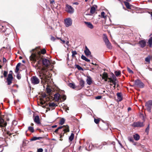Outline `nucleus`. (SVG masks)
Masks as SVG:
<instances>
[{"instance_id":"1","label":"nucleus","mask_w":152,"mask_h":152,"mask_svg":"<svg viewBox=\"0 0 152 152\" xmlns=\"http://www.w3.org/2000/svg\"><path fill=\"white\" fill-rule=\"evenodd\" d=\"M46 51L45 49L41 50V52L36 51L34 53H32L29 57V59L31 61L35 62L37 60H40L42 59L43 56L42 54H44L46 53Z\"/></svg>"},{"instance_id":"2","label":"nucleus","mask_w":152,"mask_h":152,"mask_svg":"<svg viewBox=\"0 0 152 152\" xmlns=\"http://www.w3.org/2000/svg\"><path fill=\"white\" fill-rule=\"evenodd\" d=\"M145 106L146 107V110L148 112L151 113L152 108V100H149L146 102L145 103Z\"/></svg>"},{"instance_id":"3","label":"nucleus","mask_w":152,"mask_h":152,"mask_svg":"<svg viewBox=\"0 0 152 152\" xmlns=\"http://www.w3.org/2000/svg\"><path fill=\"white\" fill-rule=\"evenodd\" d=\"M133 86L142 88L144 87V84L140 80L137 79L134 81V84Z\"/></svg>"},{"instance_id":"4","label":"nucleus","mask_w":152,"mask_h":152,"mask_svg":"<svg viewBox=\"0 0 152 152\" xmlns=\"http://www.w3.org/2000/svg\"><path fill=\"white\" fill-rule=\"evenodd\" d=\"M65 11L70 14H72L74 12V8L70 5L66 4L65 7Z\"/></svg>"},{"instance_id":"5","label":"nucleus","mask_w":152,"mask_h":152,"mask_svg":"<svg viewBox=\"0 0 152 152\" xmlns=\"http://www.w3.org/2000/svg\"><path fill=\"white\" fill-rule=\"evenodd\" d=\"M116 77L114 74L113 73L112 75V78L110 77L109 78L108 82L112 83L114 85L113 87L115 88L116 84Z\"/></svg>"},{"instance_id":"6","label":"nucleus","mask_w":152,"mask_h":152,"mask_svg":"<svg viewBox=\"0 0 152 152\" xmlns=\"http://www.w3.org/2000/svg\"><path fill=\"white\" fill-rule=\"evenodd\" d=\"M31 83L34 85L38 84L39 82V80L36 76H33L31 79Z\"/></svg>"},{"instance_id":"7","label":"nucleus","mask_w":152,"mask_h":152,"mask_svg":"<svg viewBox=\"0 0 152 152\" xmlns=\"http://www.w3.org/2000/svg\"><path fill=\"white\" fill-rule=\"evenodd\" d=\"M132 126L134 127H141L144 126V125L143 122L138 121L134 122Z\"/></svg>"},{"instance_id":"8","label":"nucleus","mask_w":152,"mask_h":152,"mask_svg":"<svg viewBox=\"0 0 152 152\" xmlns=\"http://www.w3.org/2000/svg\"><path fill=\"white\" fill-rule=\"evenodd\" d=\"M65 24L66 27H68L72 25V20L70 18H66L64 20Z\"/></svg>"},{"instance_id":"9","label":"nucleus","mask_w":152,"mask_h":152,"mask_svg":"<svg viewBox=\"0 0 152 152\" xmlns=\"http://www.w3.org/2000/svg\"><path fill=\"white\" fill-rule=\"evenodd\" d=\"M84 53L87 57H89L91 59L92 58V56L91 55V52L86 46L85 47V50H84Z\"/></svg>"},{"instance_id":"10","label":"nucleus","mask_w":152,"mask_h":152,"mask_svg":"<svg viewBox=\"0 0 152 152\" xmlns=\"http://www.w3.org/2000/svg\"><path fill=\"white\" fill-rule=\"evenodd\" d=\"M42 61L43 64L46 67H48L50 64V61L46 58L42 59Z\"/></svg>"},{"instance_id":"11","label":"nucleus","mask_w":152,"mask_h":152,"mask_svg":"<svg viewBox=\"0 0 152 152\" xmlns=\"http://www.w3.org/2000/svg\"><path fill=\"white\" fill-rule=\"evenodd\" d=\"M13 79V77L12 75H11V74H9L7 78L8 85H10L11 84Z\"/></svg>"},{"instance_id":"12","label":"nucleus","mask_w":152,"mask_h":152,"mask_svg":"<svg viewBox=\"0 0 152 152\" xmlns=\"http://www.w3.org/2000/svg\"><path fill=\"white\" fill-rule=\"evenodd\" d=\"M138 44L141 48H143L146 45V41L144 39L140 40Z\"/></svg>"},{"instance_id":"13","label":"nucleus","mask_w":152,"mask_h":152,"mask_svg":"<svg viewBox=\"0 0 152 152\" xmlns=\"http://www.w3.org/2000/svg\"><path fill=\"white\" fill-rule=\"evenodd\" d=\"M84 23L86 25L88 28L91 29H93L94 28L93 25L91 22L85 21Z\"/></svg>"},{"instance_id":"14","label":"nucleus","mask_w":152,"mask_h":152,"mask_svg":"<svg viewBox=\"0 0 152 152\" xmlns=\"http://www.w3.org/2000/svg\"><path fill=\"white\" fill-rule=\"evenodd\" d=\"M103 79H104V80L105 81H108V75L107 73L104 72L103 75L102 77Z\"/></svg>"},{"instance_id":"15","label":"nucleus","mask_w":152,"mask_h":152,"mask_svg":"<svg viewBox=\"0 0 152 152\" xmlns=\"http://www.w3.org/2000/svg\"><path fill=\"white\" fill-rule=\"evenodd\" d=\"M34 122L36 123L39 124L40 123V119L38 115H36L34 118Z\"/></svg>"},{"instance_id":"16","label":"nucleus","mask_w":152,"mask_h":152,"mask_svg":"<svg viewBox=\"0 0 152 152\" xmlns=\"http://www.w3.org/2000/svg\"><path fill=\"white\" fill-rule=\"evenodd\" d=\"M61 98V95L58 93L55 94L54 95V99L56 101H58Z\"/></svg>"},{"instance_id":"17","label":"nucleus","mask_w":152,"mask_h":152,"mask_svg":"<svg viewBox=\"0 0 152 152\" xmlns=\"http://www.w3.org/2000/svg\"><path fill=\"white\" fill-rule=\"evenodd\" d=\"M117 100L118 101H121L122 100V97L121 96V93H118L117 94Z\"/></svg>"},{"instance_id":"18","label":"nucleus","mask_w":152,"mask_h":152,"mask_svg":"<svg viewBox=\"0 0 152 152\" xmlns=\"http://www.w3.org/2000/svg\"><path fill=\"white\" fill-rule=\"evenodd\" d=\"M64 127H65V128L63 130V131L64 132L63 133V134H64L66 132H69V126L68 125L66 126H63Z\"/></svg>"},{"instance_id":"19","label":"nucleus","mask_w":152,"mask_h":152,"mask_svg":"<svg viewBox=\"0 0 152 152\" xmlns=\"http://www.w3.org/2000/svg\"><path fill=\"white\" fill-rule=\"evenodd\" d=\"M86 81L87 84L89 85H90L92 83L91 78L90 77H87Z\"/></svg>"},{"instance_id":"20","label":"nucleus","mask_w":152,"mask_h":152,"mask_svg":"<svg viewBox=\"0 0 152 152\" xmlns=\"http://www.w3.org/2000/svg\"><path fill=\"white\" fill-rule=\"evenodd\" d=\"M81 58L86 61L90 62V60L88 59L85 56L82 55L81 56Z\"/></svg>"},{"instance_id":"21","label":"nucleus","mask_w":152,"mask_h":152,"mask_svg":"<svg viewBox=\"0 0 152 152\" xmlns=\"http://www.w3.org/2000/svg\"><path fill=\"white\" fill-rule=\"evenodd\" d=\"M42 76V77L41 78V79L43 80H46L47 78V76H46L45 74L44 73H41L40 75V76L41 77V76Z\"/></svg>"},{"instance_id":"22","label":"nucleus","mask_w":152,"mask_h":152,"mask_svg":"<svg viewBox=\"0 0 152 152\" xmlns=\"http://www.w3.org/2000/svg\"><path fill=\"white\" fill-rule=\"evenodd\" d=\"M134 138L136 141L138 140L140 138V136L137 134H136L134 135Z\"/></svg>"},{"instance_id":"23","label":"nucleus","mask_w":152,"mask_h":152,"mask_svg":"<svg viewBox=\"0 0 152 152\" xmlns=\"http://www.w3.org/2000/svg\"><path fill=\"white\" fill-rule=\"evenodd\" d=\"M74 136V134L73 133H72L71 135L69 137V142H71L73 140Z\"/></svg>"},{"instance_id":"24","label":"nucleus","mask_w":152,"mask_h":152,"mask_svg":"<svg viewBox=\"0 0 152 152\" xmlns=\"http://www.w3.org/2000/svg\"><path fill=\"white\" fill-rule=\"evenodd\" d=\"M104 37L103 38V40L104 41V42H105V43H107L109 42V40L108 39L107 36L105 34L104 35Z\"/></svg>"},{"instance_id":"25","label":"nucleus","mask_w":152,"mask_h":152,"mask_svg":"<svg viewBox=\"0 0 152 152\" xmlns=\"http://www.w3.org/2000/svg\"><path fill=\"white\" fill-rule=\"evenodd\" d=\"M128 139L129 141L130 142H131L133 143V144L134 145H136V143L135 142H134V140L133 138L132 137H128Z\"/></svg>"},{"instance_id":"26","label":"nucleus","mask_w":152,"mask_h":152,"mask_svg":"<svg viewBox=\"0 0 152 152\" xmlns=\"http://www.w3.org/2000/svg\"><path fill=\"white\" fill-rule=\"evenodd\" d=\"M148 43L149 46L151 47L152 46V37L148 39Z\"/></svg>"},{"instance_id":"27","label":"nucleus","mask_w":152,"mask_h":152,"mask_svg":"<svg viewBox=\"0 0 152 152\" xmlns=\"http://www.w3.org/2000/svg\"><path fill=\"white\" fill-rule=\"evenodd\" d=\"M95 10V8L94 7H92L91 8L90 12L91 14H93L94 13Z\"/></svg>"},{"instance_id":"28","label":"nucleus","mask_w":152,"mask_h":152,"mask_svg":"<svg viewBox=\"0 0 152 152\" xmlns=\"http://www.w3.org/2000/svg\"><path fill=\"white\" fill-rule=\"evenodd\" d=\"M124 4L127 8L129 9H131V8L130 7V6L129 3H128L127 2L125 1L124 2Z\"/></svg>"},{"instance_id":"29","label":"nucleus","mask_w":152,"mask_h":152,"mask_svg":"<svg viewBox=\"0 0 152 152\" xmlns=\"http://www.w3.org/2000/svg\"><path fill=\"white\" fill-rule=\"evenodd\" d=\"M84 81L82 80L80 81V85L82 88L84 86Z\"/></svg>"},{"instance_id":"30","label":"nucleus","mask_w":152,"mask_h":152,"mask_svg":"<svg viewBox=\"0 0 152 152\" xmlns=\"http://www.w3.org/2000/svg\"><path fill=\"white\" fill-rule=\"evenodd\" d=\"M69 86L73 89H75V85L73 83H69Z\"/></svg>"},{"instance_id":"31","label":"nucleus","mask_w":152,"mask_h":152,"mask_svg":"<svg viewBox=\"0 0 152 152\" xmlns=\"http://www.w3.org/2000/svg\"><path fill=\"white\" fill-rule=\"evenodd\" d=\"M107 45V48L110 49H112V46L111 43L110 42L107 43L105 44Z\"/></svg>"},{"instance_id":"32","label":"nucleus","mask_w":152,"mask_h":152,"mask_svg":"<svg viewBox=\"0 0 152 152\" xmlns=\"http://www.w3.org/2000/svg\"><path fill=\"white\" fill-rule=\"evenodd\" d=\"M49 107H54V108H53V109H55L54 107L56 106V104L53 102L50 103L49 104Z\"/></svg>"},{"instance_id":"33","label":"nucleus","mask_w":152,"mask_h":152,"mask_svg":"<svg viewBox=\"0 0 152 152\" xmlns=\"http://www.w3.org/2000/svg\"><path fill=\"white\" fill-rule=\"evenodd\" d=\"M65 121V119L64 118H62L60 120L59 124L61 125L63 124L64 123Z\"/></svg>"},{"instance_id":"34","label":"nucleus","mask_w":152,"mask_h":152,"mask_svg":"<svg viewBox=\"0 0 152 152\" xmlns=\"http://www.w3.org/2000/svg\"><path fill=\"white\" fill-rule=\"evenodd\" d=\"M28 130L31 132H33L34 131V129L32 126H29L28 127Z\"/></svg>"},{"instance_id":"35","label":"nucleus","mask_w":152,"mask_h":152,"mask_svg":"<svg viewBox=\"0 0 152 152\" xmlns=\"http://www.w3.org/2000/svg\"><path fill=\"white\" fill-rule=\"evenodd\" d=\"M105 13L104 12L102 11V12L101 13V17L102 18H103L104 19H105L106 18V16L104 15Z\"/></svg>"},{"instance_id":"36","label":"nucleus","mask_w":152,"mask_h":152,"mask_svg":"<svg viewBox=\"0 0 152 152\" xmlns=\"http://www.w3.org/2000/svg\"><path fill=\"white\" fill-rule=\"evenodd\" d=\"M145 60L146 62L149 63L150 62V56H149L147 57L145 59Z\"/></svg>"},{"instance_id":"37","label":"nucleus","mask_w":152,"mask_h":152,"mask_svg":"<svg viewBox=\"0 0 152 152\" xmlns=\"http://www.w3.org/2000/svg\"><path fill=\"white\" fill-rule=\"evenodd\" d=\"M149 128H150V125L149 124H148V126L146 128V129H145V132L147 134H148L149 132Z\"/></svg>"},{"instance_id":"38","label":"nucleus","mask_w":152,"mask_h":152,"mask_svg":"<svg viewBox=\"0 0 152 152\" xmlns=\"http://www.w3.org/2000/svg\"><path fill=\"white\" fill-rule=\"evenodd\" d=\"M120 71H116L115 72V75L116 76H119L120 74Z\"/></svg>"},{"instance_id":"39","label":"nucleus","mask_w":152,"mask_h":152,"mask_svg":"<svg viewBox=\"0 0 152 152\" xmlns=\"http://www.w3.org/2000/svg\"><path fill=\"white\" fill-rule=\"evenodd\" d=\"M76 67L79 70H83V69L78 65H76Z\"/></svg>"},{"instance_id":"40","label":"nucleus","mask_w":152,"mask_h":152,"mask_svg":"<svg viewBox=\"0 0 152 152\" xmlns=\"http://www.w3.org/2000/svg\"><path fill=\"white\" fill-rule=\"evenodd\" d=\"M61 98H62V99L63 100V101L65 100L66 99V96L65 95H64L62 96H61Z\"/></svg>"},{"instance_id":"41","label":"nucleus","mask_w":152,"mask_h":152,"mask_svg":"<svg viewBox=\"0 0 152 152\" xmlns=\"http://www.w3.org/2000/svg\"><path fill=\"white\" fill-rule=\"evenodd\" d=\"M127 70L129 73L132 74H133V71L131 70L129 68L127 67Z\"/></svg>"},{"instance_id":"42","label":"nucleus","mask_w":152,"mask_h":152,"mask_svg":"<svg viewBox=\"0 0 152 152\" xmlns=\"http://www.w3.org/2000/svg\"><path fill=\"white\" fill-rule=\"evenodd\" d=\"M94 121L95 123H96V124H98L99 122V120L98 119L94 118Z\"/></svg>"},{"instance_id":"43","label":"nucleus","mask_w":152,"mask_h":152,"mask_svg":"<svg viewBox=\"0 0 152 152\" xmlns=\"http://www.w3.org/2000/svg\"><path fill=\"white\" fill-rule=\"evenodd\" d=\"M37 140V137H34L32 138L31 139V141H35Z\"/></svg>"},{"instance_id":"44","label":"nucleus","mask_w":152,"mask_h":152,"mask_svg":"<svg viewBox=\"0 0 152 152\" xmlns=\"http://www.w3.org/2000/svg\"><path fill=\"white\" fill-rule=\"evenodd\" d=\"M7 73L8 72L7 71H4L3 73V75L4 77H6L7 76Z\"/></svg>"},{"instance_id":"45","label":"nucleus","mask_w":152,"mask_h":152,"mask_svg":"<svg viewBox=\"0 0 152 152\" xmlns=\"http://www.w3.org/2000/svg\"><path fill=\"white\" fill-rule=\"evenodd\" d=\"M19 67L16 66V69L15 70V72L16 73H17L18 71L19 70Z\"/></svg>"},{"instance_id":"46","label":"nucleus","mask_w":152,"mask_h":152,"mask_svg":"<svg viewBox=\"0 0 152 152\" xmlns=\"http://www.w3.org/2000/svg\"><path fill=\"white\" fill-rule=\"evenodd\" d=\"M21 77L19 73H18L17 75V78L18 79V80H19V79H20Z\"/></svg>"},{"instance_id":"47","label":"nucleus","mask_w":152,"mask_h":152,"mask_svg":"<svg viewBox=\"0 0 152 152\" xmlns=\"http://www.w3.org/2000/svg\"><path fill=\"white\" fill-rule=\"evenodd\" d=\"M72 56H73L74 55H76L77 54V53L76 51H72Z\"/></svg>"},{"instance_id":"48","label":"nucleus","mask_w":152,"mask_h":152,"mask_svg":"<svg viewBox=\"0 0 152 152\" xmlns=\"http://www.w3.org/2000/svg\"><path fill=\"white\" fill-rule=\"evenodd\" d=\"M43 150L42 148H39L37 149V152H42Z\"/></svg>"},{"instance_id":"49","label":"nucleus","mask_w":152,"mask_h":152,"mask_svg":"<svg viewBox=\"0 0 152 152\" xmlns=\"http://www.w3.org/2000/svg\"><path fill=\"white\" fill-rule=\"evenodd\" d=\"M56 39V38L54 37L53 36H51V37L50 38V39L51 40L53 41H54Z\"/></svg>"},{"instance_id":"50","label":"nucleus","mask_w":152,"mask_h":152,"mask_svg":"<svg viewBox=\"0 0 152 152\" xmlns=\"http://www.w3.org/2000/svg\"><path fill=\"white\" fill-rule=\"evenodd\" d=\"M102 98V96H99L95 97V99H99Z\"/></svg>"},{"instance_id":"51","label":"nucleus","mask_w":152,"mask_h":152,"mask_svg":"<svg viewBox=\"0 0 152 152\" xmlns=\"http://www.w3.org/2000/svg\"><path fill=\"white\" fill-rule=\"evenodd\" d=\"M101 146V145H99V147H98V146H96V145H95V146L97 148L100 149L102 148V146H101V147H100Z\"/></svg>"},{"instance_id":"52","label":"nucleus","mask_w":152,"mask_h":152,"mask_svg":"<svg viewBox=\"0 0 152 152\" xmlns=\"http://www.w3.org/2000/svg\"><path fill=\"white\" fill-rule=\"evenodd\" d=\"M21 63H19L17 64L16 66L18 67H19L21 65Z\"/></svg>"},{"instance_id":"53","label":"nucleus","mask_w":152,"mask_h":152,"mask_svg":"<svg viewBox=\"0 0 152 152\" xmlns=\"http://www.w3.org/2000/svg\"><path fill=\"white\" fill-rule=\"evenodd\" d=\"M107 144V143L106 142H104L102 143V145H104Z\"/></svg>"},{"instance_id":"54","label":"nucleus","mask_w":152,"mask_h":152,"mask_svg":"<svg viewBox=\"0 0 152 152\" xmlns=\"http://www.w3.org/2000/svg\"><path fill=\"white\" fill-rule=\"evenodd\" d=\"M58 129L57 128V129L55 130L54 131V132L56 133H57V132L58 131Z\"/></svg>"},{"instance_id":"55","label":"nucleus","mask_w":152,"mask_h":152,"mask_svg":"<svg viewBox=\"0 0 152 152\" xmlns=\"http://www.w3.org/2000/svg\"><path fill=\"white\" fill-rule=\"evenodd\" d=\"M64 126H60V127H58V129L59 130V129H61V128H62Z\"/></svg>"},{"instance_id":"56","label":"nucleus","mask_w":152,"mask_h":152,"mask_svg":"<svg viewBox=\"0 0 152 152\" xmlns=\"http://www.w3.org/2000/svg\"><path fill=\"white\" fill-rule=\"evenodd\" d=\"M17 91L16 90H12V92H16Z\"/></svg>"},{"instance_id":"57","label":"nucleus","mask_w":152,"mask_h":152,"mask_svg":"<svg viewBox=\"0 0 152 152\" xmlns=\"http://www.w3.org/2000/svg\"><path fill=\"white\" fill-rule=\"evenodd\" d=\"M42 137H37V140H40V139H42Z\"/></svg>"},{"instance_id":"58","label":"nucleus","mask_w":152,"mask_h":152,"mask_svg":"<svg viewBox=\"0 0 152 152\" xmlns=\"http://www.w3.org/2000/svg\"><path fill=\"white\" fill-rule=\"evenodd\" d=\"M57 126V125H54L52 126V127L53 128H56Z\"/></svg>"},{"instance_id":"59","label":"nucleus","mask_w":152,"mask_h":152,"mask_svg":"<svg viewBox=\"0 0 152 152\" xmlns=\"http://www.w3.org/2000/svg\"><path fill=\"white\" fill-rule=\"evenodd\" d=\"M69 43V42L68 41H67L66 42V44L68 46H69L68 44Z\"/></svg>"},{"instance_id":"60","label":"nucleus","mask_w":152,"mask_h":152,"mask_svg":"<svg viewBox=\"0 0 152 152\" xmlns=\"http://www.w3.org/2000/svg\"><path fill=\"white\" fill-rule=\"evenodd\" d=\"M61 40L62 42L63 43H64L65 42V40H62L61 39Z\"/></svg>"},{"instance_id":"61","label":"nucleus","mask_w":152,"mask_h":152,"mask_svg":"<svg viewBox=\"0 0 152 152\" xmlns=\"http://www.w3.org/2000/svg\"><path fill=\"white\" fill-rule=\"evenodd\" d=\"M12 71L11 70L10 71L9 74H11V75H12Z\"/></svg>"},{"instance_id":"62","label":"nucleus","mask_w":152,"mask_h":152,"mask_svg":"<svg viewBox=\"0 0 152 152\" xmlns=\"http://www.w3.org/2000/svg\"><path fill=\"white\" fill-rule=\"evenodd\" d=\"M131 109L130 107H129L128 108V111H129L131 110Z\"/></svg>"},{"instance_id":"63","label":"nucleus","mask_w":152,"mask_h":152,"mask_svg":"<svg viewBox=\"0 0 152 152\" xmlns=\"http://www.w3.org/2000/svg\"><path fill=\"white\" fill-rule=\"evenodd\" d=\"M7 134H9L10 136L11 135V134L9 133V132H7Z\"/></svg>"},{"instance_id":"64","label":"nucleus","mask_w":152,"mask_h":152,"mask_svg":"<svg viewBox=\"0 0 152 152\" xmlns=\"http://www.w3.org/2000/svg\"><path fill=\"white\" fill-rule=\"evenodd\" d=\"M115 142H112V144L113 145H115Z\"/></svg>"}]
</instances>
